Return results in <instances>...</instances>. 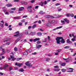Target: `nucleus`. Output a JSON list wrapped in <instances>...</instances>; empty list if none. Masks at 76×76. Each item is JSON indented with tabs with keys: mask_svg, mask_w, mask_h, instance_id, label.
Wrapping results in <instances>:
<instances>
[{
	"mask_svg": "<svg viewBox=\"0 0 76 76\" xmlns=\"http://www.w3.org/2000/svg\"><path fill=\"white\" fill-rule=\"evenodd\" d=\"M27 17H28V16L26 15H24L23 16V18H27Z\"/></svg>",
	"mask_w": 76,
	"mask_h": 76,
	"instance_id": "nucleus-44",
	"label": "nucleus"
},
{
	"mask_svg": "<svg viewBox=\"0 0 76 76\" xmlns=\"http://www.w3.org/2000/svg\"><path fill=\"white\" fill-rule=\"evenodd\" d=\"M36 26H37V25H36V24H34L32 26V28L33 29H34L35 28V27Z\"/></svg>",
	"mask_w": 76,
	"mask_h": 76,
	"instance_id": "nucleus-19",
	"label": "nucleus"
},
{
	"mask_svg": "<svg viewBox=\"0 0 76 76\" xmlns=\"http://www.w3.org/2000/svg\"><path fill=\"white\" fill-rule=\"evenodd\" d=\"M23 4H28V2H27L23 1Z\"/></svg>",
	"mask_w": 76,
	"mask_h": 76,
	"instance_id": "nucleus-27",
	"label": "nucleus"
},
{
	"mask_svg": "<svg viewBox=\"0 0 76 76\" xmlns=\"http://www.w3.org/2000/svg\"><path fill=\"white\" fill-rule=\"evenodd\" d=\"M24 7H21L20 8H19L18 9V11H22L23 10H24Z\"/></svg>",
	"mask_w": 76,
	"mask_h": 76,
	"instance_id": "nucleus-10",
	"label": "nucleus"
},
{
	"mask_svg": "<svg viewBox=\"0 0 76 76\" xmlns=\"http://www.w3.org/2000/svg\"><path fill=\"white\" fill-rule=\"evenodd\" d=\"M28 66H29V67H32V64H28Z\"/></svg>",
	"mask_w": 76,
	"mask_h": 76,
	"instance_id": "nucleus-52",
	"label": "nucleus"
},
{
	"mask_svg": "<svg viewBox=\"0 0 76 76\" xmlns=\"http://www.w3.org/2000/svg\"><path fill=\"white\" fill-rule=\"evenodd\" d=\"M66 65V63H63L61 64V66H65Z\"/></svg>",
	"mask_w": 76,
	"mask_h": 76,
	"instance_id": "nucleus-24",
	"label": "nucleus"
},
{
	"mask_svg": "<svg viewBox=\"0 0 76 76\" xmlns=\"http://www.w3.org/2000/svg\"><path fill=\"white\" fill-rule=\"evenodd\" d=\"M60 70V69H54V70L55 72H59Z\"/></svg>",
	"mask_w": 76,
	"mask_h": 76,
	"instance_id": "nucleus-14",
	"label": "nucleus"
},
{
	"mask_svg": "<svg viewBox=\"0 0 76 76\" xmlns=\"http://www.w3.org/2000/svg\"><path fill=\"white\" fill-rule=\"evenodd\" d=\"M56 40L57 44H60V42H61L62 44H64L65 42V41L62 37H57L56 38Z\"/></svg>",
	"mask_w": 76,
	"mask_h": 76,
	"instance_id": "nucleus-1",
	"label": "nucleus"
},
{
	"mask_svg": "<svg viewBox=\"0 0 76 76\" xmlns=\"http://www.w3.org/2000/svg\"><path fill=\"white\" fill-rule=\"evenodd\" d=\"M50 58H46V61H50Z\"/></svg>",
	"mask_w": 76,
	"mask_h": 76,
	"instance_id": "nucleus-30",
	"label": "nucleus"
},
{
	"mask_svg": "<svg viewBox=\"0 0 76 76\" xmlns=\"http://www.w3.org/2000/svg\"><path fill=\"white\" fill-rule=\"evenodd\" d=\"M14 50L15 51H17L18 50V48L16 47H15L14 48Z\"/></svg>",
	"mask_w": 76,
	"mask_h": 76,
	"instance_id": "nucleus-26",
	"label": "nucleus"
},
{
	"mask_svg": "<svg viewBox=\"0 0 76 76\" xmlns=\"http://www.w3.org/2000/svg\"><path fill=\"white\" fill-rule=\"evenodd\" d=\"M63 59H64V60H67L68 61H69V60H70V59H69V58H66V59H65V58H63Z\"/></svg>",
	"mask_w": 76,
	"mask_h": 76,
	"instance_id": "nucleus-33",
	"label": "nucleus"
},
{
	"mask_svg": "<svg viewBox=\"0 0 76 76\" xmlns=\"http://www.w3.org/2000/svg\"><path fill=\"white\" fill-rule=\"evenodd\" d=\"M10 51V49L7 50V53H9Z\"/></svg>",
	"mask_w": 76,
	"mask_h": 76,
	"instance_id": "nucleus-56",
	"label": "nucleus"
},
{
	"mask_svg": "<svg viewBox=\"0 0 76 76\" xmlns=\"http://www.w3.org/2000/svg\"><path fill=\"white\" fill-rule=\"evenodd\" d=\"M56 6H59V5H60V3H56L55 4Z\"/></svg>",
	"mask_w": 76,
	"mask_h": 76,
	"instance_id": "nucleus-46",
	"label": "nucleus"
},
{
	"mask_svg": "<svg viewBox=\"0 0 76 76\" xmlns=\"http://www.w3.org/2000/svg\"><path fill=\"white\" fill-rule=\"evenodd\" d=\"M39 7V6H36L35 7V9H38Z\"/></svg>",
	"mask_w": 76,
	"mask_h": 76,
	"instance_id": "nucleus-59",
	"label": "nucleus"
},
{
	"mask_svg": "<svg viewBox=\"0 0 76 76\" xmlns=\"http://www.w3.org/2000/svg\"><path fill=\"white\" fill-rule=\"evenodd\" d=\"M54 68H59V66H58L57 65L56 66H54Z\"/></svg>",
	"mask_w": 76,
	"mask_h": 76,
	"instance_id": "nucleus-38",
	"label": "nucleus"
},
{
	"mask_svg": "<svg viewBox=\"0 0 76 76\" xmlns=\"http://www.w3.org/2000/svg\"><path fill=\"white\" fill-rule=\"evenodd\" d=\"M29 41L30 42H32V41H33V39H29Z\"/></svg>",
	"mask_w": 76,
	"mask_h": 76,
	"instance_id": "nucleus-58",
	"label": "nucleus"
},
{
	"mask_svg": "<svg viewBox=\"0 0 76 76\" xmlns=\"http://www.w3.org/2000/svg\"><path fill=\"white\" fill-rule=\"evenodd\" d=\"M15 34L14 35V37H21L22 36V34H19V31H17L15 33Z\"/></svg>",
	"mask_w": 76,
	"mask_h": 76,
	"instance_id": "nucleus-3",
	"label": "nucleus"
},
{
	"mask_svg": "<svg viewBox=\"0 0 76 76\" xmlns=\"http://www.w3.org/2000/svg\"><path fill=\"white\" fill-rule=\"evenodd\" d=\"M51 23H54L55 22V20H53L51 21Z\"/></svg>",
	"mask_w": 76,
	"mask_h": 76,
	"instance_id": "nucleus-31",
	"label": "nucleus"
},
{
	"mask_svg": "<svg viewBox=\"0 0 76 76\" xmlns=\"http://www.w3.org/2000/svg\"><path fill=\"white\" fill-rule=\"evenodd\" d=\"M41 43V42L40 41H37V44H39Z\"/></svg>",
	"mask_w": 76,
	"mask_h": 76,
	"instance_id": "nucleus-57",
	"label": "nucleus"
},
{
	"mask_svg": "<svg viewBox=\"0 0 76 76\" xmlns=\"http://www.w3.org/2000/svg\"><path fill=\"white\" fill-rule=\"evenodd\" d=\"M61 22L62 23L63 25H64V24H65V23H64V21L63 20H61Z\"/></svg>",
	"mask_w": 76,
	"mask_h": 76,
	"instance_id": "nucleus-32",
	"label": "nucleus"
},
{
	"mask_svg": "<svg viewBox=\"0 0 76 76\" xmlns=\"http://www.w3.org/2000/svg\"><path fill=\"white\" fill-rule=\"evenodd\" d=\"M19 0H14V2H19Z\"/></svg>",
	"mask_w": 76,
	"mask_h": 76,
	"instance_id": "nucleus-41",
	"label": "nucleus"
},
{
	"mask_svg": "<svg viewBox=\"0 0 76 76\" xmlns=\"http://www.w3.org/2000/svg\"><path fill=\"white\" fill-rule=\"evenodd\" d=\"M42 46V45H36V47L37 48V49H38V50H39V48H41V47Z\"/></svg>",
	"mask_w": 76,
	"mask_h": 76,
	"instance_id": "nucleus-7",
	"label": "nucleus"
},
{
	"mask_svg": "<svg viewBox=\"0 0 76 76\" xmlns=\"http://www.w3.org/2000/svg\"><path fill=\"white\" fill-rule=\"evenodd\" d=\"M44 2H41V3L40 4V6H43V4H44Z\"/></svg>",
	"mask_w": 76,
	"mask_h": 76,
	"instance_id": "nucleus-22",
	"label": "nucleus"
},
{
	"mask_svg": "<svg viewBox=\"0 0 76 76\" xmlns=\"http://www.w3.org/2000/svg\"><path fill=\"white\" fill-rule=\"evenodd\" d=\"M62 10V9L60 8L58 10V12H60V11H61V10Z\"/></svg>",
	"mask_w": 76,
	"mask_h": 76,
	"instance_id": "nucleus-53",
	"label": "nucleus"
},
{
	"mask_svg": "<svg viewBox=\"0 0 76 76\" xmlns=\"http://www.w3.org/2000/svg\"><path fill=\"white\" fill-rule=\"evenodd\" d=\"M23 54L24 55H28V52H24L23 53Z\"/></svg>",
	"mask_w": 76,
	"mask_h": 76,
	"instance_id": "nucleus-28",
	"label": "nucleus"
},
{
	"mask_svg": "<svg viewBox=\"0 0 76 76\" xmlns=\"http://www.w3.org/2000/svg\"><path fill=\"white\" fill-rule=\"evenodd\" d=\"M5 14V15H9V12H6Z\"/></svg>",
	"mask_w": 76,
	"mask_h": 76,
	"instance_id": "nucleus-55",
	"label": "nucleus"
},
{
	"mask_svg": "<svg viewBox=\"0 0 76 76\" xmlns=\"http://www.w3.org/2000/svg\"><path fill=\"white\" fill-rule=\"evenodd\" d=\"M15 66H18V67H20L21 66V65H22L23 64L22 63H18L16 62L15 63Z\"/></svg>",
	"mask_w": 76,
	"mask_h": 76,
	"instance_id": "nucleus-5",
	"label": "nucleus"
},
{
	"mask_svg": "<svg viewBox=\"0 0 76 76\" xmlns=\"http://www.w3.org/2000/svg\"><path fill=\"white\" fill-rule=\"evenodd\" d=\"M44 5H45V4H47V1H45L44 2Z\"/></svg>",
	"mask_w": 76,
	"mask_h": 76,
	"instance_id": "nucleus-45",
	"label": "nucleus"
},
{
	"mask_svg": "<svg viewBox=\"0 0 76 76\" xmlns=\"http://www.w3.org/2000/svg\"><path fill=\"white\" fill-rule=\"evenodd\" d=\"M51 25V23H48L46 25V26H50Z\"/></svg>",
	"mask_w": 76,
	"mask_h": 76,
	"instance_id": "nucleus-16",
	"label": "nucleus"
},
{
	"mask_svg": "<svg viewBox=\"0 0 76 76\" xmlns=\"http://www.w3.org/2000/svg\"><path fill=\"white\" fill-rule=\"evenodd\" d=\"M25 20L23 19L21 20V22H25Z\"/></svg>",
	"mask_w": 76,
	"mask_h": 76,
	"instance_id": "nucleus-50",
	"label": "nucleus"
},
{
	"mask_svg": "<svg viewBox=\"0 0 76 76\" xmlns=\"http://www.w3.org/2000/svg\"><path fill=\"white\" fill-rule=\"evenodd\" d=\"M32 28V26H29L28 28V29H31Z\"/></svg>",
	"mask_w": 76,
	"mask_h": 76,
	"instance_id": "nucleus-54",
	"label": "nucleus"
},
{
	"mask_svg": "<svg viewBox=\"0 0 76 76\" xmlns=\"http://www.w3.org/2000/svg\"><path fill=\"white\" fill-rule=\"evenodd\" d=\"M40 39L39 38H36L33 39V41L34 42H35L37 41H39Z\"/></svg>",
	"mask_w": 76,
	"mask_h": 76,
	"instance_id": "nucleus-9",
	"label": "nucleus"
},
{
	"mask_svg": "<svg viewBox=\"0 0 76 76\" xmlns=\"http://www.w3.org/2000/svg\"><path fill=\"white\" fill-rule=\"evenodd\" d=\"M29 52V53H31V52H32V50L30 49V50L29 51H28Z\"/></svg>",
	"mask_w": 76,
	"mask_h": 76,
	"instance_id": "nucleus-64",
	"label": "nucleus"
},
{
	"mask_svg": "<svg viewBox=\"0 0 76 76\" xmlns=\"http://www.w3.org/2000/svg\"><path fill=\"white\" fill-rule=\"evenodd\" d=\"M64 20L66 22V23H69V21L66 18L64 19Z\"/></svg>",
	"mask_w": 76,
	"mask_h": 76,
	"instance_id": "nucleus-12",
	"label": "nucleus"
},
{
	"mask_svg": "<svg viewBox=\"0 0 76 76\" xmlns=\"http://www.w3.org/2000/svg\"><path fill=\"white\" fill-rule=\"evenodd\" d=\"M6 6H7L8 7H11L12 6V5L11 4H7Z\"/></svg>",
	"mask_w": 76,
	"mask_h": 76,
	"instance_id": "nucleus-15",
	"label": "nucleus"
},
{
	"mask_svg": "<svg viewBox=\"0 0 76 76\" xmlns=\"http://www.w3.org/2000/svg\"><path fill=\"white\" fill-rule=\"evenodd\" d=\"M12 69H13V68L12 67H10L9 68L10 71H11L12 70Z\"/></svg>",
	"mask_w": 76,
	"mask_h": 76,
	"instance_id": "nucleus-36",
	"label": "nucleus"
},
{
	"mask_svg": "<svg viewBox=\"0 0 76 76\" xmlns=\"http://www.w3.org/2000/svg\"><path fill=\"white\" fill-rule=\"evenodd\" d=\"M37 52H34V53H32V55H37Z\"/></svg>",
	"mask_w": 76,
	"mask_h": 76,
	"instance_id": "nucleus-39",
	"label": "nucleus"
},
{
	"mask_svg": "<svg viewBox=\"0 0 76 76\" xmlns=\"http://www.w3.org/2000/svg\"><path fill=\"white\" fill-rule=\"evenodd\" d=\"M64 48H65V49L69 48V46H65V47H64Z\"/></svg>",
	"mask_w": 76,
	"mask_h": 76,
	"instance_id": "nucleus-25",
	"label": "nucleus"
},
{
	"mask_svg": "<svg viewBox=\"0 0 76 76\" xmlns=\"http://www.w3.org/2000/svg\"><path fill=\"white\" fill-rule=\"evenodd\" d=\"M48 56H50V57H51V56H53V55L51 54H48Z\"/></svg>",
	"mask_w": 76,
	"mask_h": 76,
	"instance_id": "nucleus-62",
	"label": "nucleus"
},
{
	"mask_svg": "<svg viewBox=\"0 0 76 76\" xmlns=\"http://www.w3.org/2000/svg\"><path fill=\"white\" fill-rule=\"evenodd\" d=\"M38 23L39 24L41 23V20H39L38 21Z\"/></svg>",
	"mask_w": 76,
	"mask_h": 76,
	"instance_id": "nucleus-49",
	"label": "nucleus"
},
{
	"mask_svg": "<svg viewBox=\"0 0 76 76\" xmlns=\"http://www.w3.org/2000/svg\"><path fill=\"white\" fill-rule=\"evenodd\" d=\"M9 12H10V13H14V11L12 10H10L9 11Z\"/></svg>",
	"mask_w": 76,
	"mask_h": 76,
	"instance_id": "nucleus-37",
	"label": "nucleus"
},
{
	"mask_svg": "<svg viewBox=\"0 0 76 76\" xmlns=\"http://www.w3.org/2000/svg\"><path fill=\"white\" fill-rule=\"evenodd\" d=\"M61 28H63V26H60L59 27H58L56 28H55L53 29V31H56L57 29H60Z\"/></svg>",
	"mask_w": 76,
	"mask_h": 76,
	"instance_id": "nucleus-6",
	"label": "nucleus"
},
{
	"mask_svg": "<svg viewBox=\"0 0 76 76\" xmlns=\"http://www.w3.org/2000/svg\"><path fill=\"white\" fill-rule=\"evenodd\" d=\"M31 8H32V6H28L27 8L28 11L30 12H32V10Z\"/></svg>",
	"mask_w": 76,
	"mask_h": 76,
	"instance_id": "nucleus-4",
	"label": "nucleus"
},
{
	"mask_svg": "<svg viewBox=\"0 0 76 76\" xmlns=\"http://www.w3.org/2000/svg\"><path fill=\"white\" fill-rule=\"evenodd\" d=\"M50 18H51L52 19H54V17L53 16H51Z\"/></svg>",
	"mask_w": 76,
	"mask_h": 76,
	"instance_id": "nucleus-61",
	"label": "nucleus"
},
{
	"mask_svg": "<svg viewBox=\"0 0 76 76\" xmlns=\"http://www.w3.org/2000/svg\"><path fill=\"white\" fill-rule=\"evenodd\" d=\"M0 49L1 50H2V52H3V53H5V49H3V48H2V46H0Z\"/></svg>",
	"mask_w": 76,
	"mask_h": 76,
	"instance_id": "nucleus-11",
	"label": "nucleus"
},
{
	"mask_svg": "<svg viewBox=\"0 0 76 76\" xmlns=\"http://www.w3.org/2000/svg\"><path fill=\"white\" fill-rule=\"evenodd\" d=\"M37 35H39V36H41L42 35V33L41 32H38L37 34Z\"/></svg>",
	"mask_w": 76,
	"mask_h": 76,
	"instance_id": "nucleus-18",
	"label": "nucleus"
},
{
	"mask_svg": "<svg viewBox=\"0 0 76 76\" xmlns=\"http://www.w3.org/2000/svg\"><path fill=\"white\" fill-rule=\"evenodd\" d=\"M66 42L67 43H71V42H70V39H68L67 40H66Z\"/></svg>",
	"mask_w": 76,
	"mask_h": 76,
	"instance_id": "nucleus-17",
	"label": "nucleus"
},
{
	"mask_svg": "<svg viewBox=\"0 0 76 76\" xmlns=\"http://www.w3.org/2000/svg\"><path fill=\"white\" fill-rule=\"evenodd\" d=\"M70 16H71L72 17H73L74 16V15H73V14H70Z\"/></svg>",
	"mask_w": 76,
	"mask_h": 76,
	"instance_id": "nucleus-51",
	"label": "nucleus"
},
{
	"mask_svg": "<svg viewBox=\"0 0 76 76\" xmlns=\"http://www.w3.org/2000/svg\"><path fill=\"white\" fill-rule=\"evenodd\" d=\"M66 15L67 17H69L70 16V14L69 13H67L66 14Z\"/></svg>",
	"mask_w": 76,
	"mask_h": 76,
	"instance_id": "nucleus-23",
	"label": "nucleus"
},
{
	"mask_svg": "<svg viewBox=\"0 0 76 76\" xmlns=\"http://www.w3.org/2000/svg\"><path fill=\"white\" fill-rule=\"evenodd\" d=\"M75 38L74 37V39H72V41H75Z\"/></svg>",
	"mask_w": 76,
	"mask_h": 76,
	"instance_id": "nucleus-48",
	"label": "nucleus"
},
{
	"mask_svg": "<svg viewBox=\"0 0 76 76\" xmlns=\"http://www.w3.org/2000/svg\"><path fill=\"white\" fill-rule=\"evenodd\" d=\"M35 0H32L31 1V3H34V2H35Z\"/></svg>",
	"mask_w": 76,
	"mask_h": 76,
	"instance_id": "nucleus-43",
	"label": "nucleus"
},
{
	"mask_svg": "<svg viewBox=\"0 0 76 76\" xmlns=\"http://www.w3.org/2000/svg\"><path fill=\"white\" fill-rule=\"evenodd\" d=\"M11 58H13V56H10Z\"/></svg>",
	"mask_w": 76,
	"mask_h": 76,
	"instance_id": "nucleus-63",
	"label": "nucleus"
},
{
	"mask_svg": "<svg viewBox=\"0 0 76 76\" xmlns=\"http://www.w3.org/2000/svg\"><path fill=\"white\" fill-rule=\"evenodd\" d=\"M51 18V16L50 15H48V18Z\"/></svg>",
	"mask_w": 76,
	"mask_h": 76,
	"instance_id": "nucleus-60",
	"label": "nucleus"
},
{
	"mask_svg": "<svg viewBox=\"0 0 76 76\" xmlns=\"http://www.w3.org/2000/svg\"><path fill=\"white\" fill-rule=\"evenodd\" d=\"M25 64L27 66H28L29 65V62H27L26 63H25Z\"/></svg>",
	"mask_w": 76,
	"mask_h": 76,
	"instance_id": "nucleus-34",
	"label": "nucleus"
},
{
	"mask_svg": "<svg viewBox=\"0 0 76 76\" xmlns=\"http://www.w3.org/2000/svg\"><path fill=\"white\" fill-rule=\"evenodd\" d=\"M21 39V38H20H20L17 39L15 40V44H16V43H17L18 42V41H20V40Z\"/></svg>",
	"mask_w": 76,
	"mask_h": 76,
	"instance_id": "nucleus-8",
	"label": "nucleus"
},
{
	"mask_svg": "<svg viewBox=\"0 0 76 76\" xmlns=\"http://www.w3.org/2000/svg\"><path fill=\"white\" fill-rule=\"evenodd\" d=\"M11 10H16V8H11Z\"/></svg>",
	"mask_w": 76,
	"mask_h": 76,
	"instance_id": "nucleus-40",
	"label": "nucleus"
},
{
	"mask_svg": "<svg viewBox=\"0 0 76 76\" xmlns=\"http://www.w3.org/2000/svg\"><path fill=\"white\" fill-rule=\"evenodd\" d=\"M39 13L40 14H42V15H44V14L45 13V12H43L42 11H40Z\"/></svg>",
	"mask_w": 76,
	"mask_h": 76,
	"instance_id": "nucleus-29",
	"label": "nucleus"
},
{
	"mask_svg": "<svg viewBox=\"0 0 76 76\" xmlns=\"http://www.w3.org/2000/svg\"><path fill=\"white\" fill-rule=\"evenodd\" d=\"M22 58H18L17 61H19V60H22Z\"/></svg>",
	"mask_w": 76,
	"mask_h": 76,
	"instance_id": "nucleus-35",
	"label": "nucleus"
},
{
	"mask_svg": "<svg viewBox=\"0 0 76 76\" xmlns=\"http://www.w3.org/2000/svg\"><path fill=\"white\" fill-rule=\"evenodd\" d=\"M19 72H23L24 70H23V69L21 68L19 69Z\"/></svg>",
	"mask_w": 76,
	"mask_h": 76,
	"instance_id": "nucleus-21",
	"label": "nucleus"
},
{
	"mask_svg": "<svg viewBox=\"0 0 76 76\" xmlns=\"http://www.w3.org/2000/svg\"><path fill=\"white\" fill-rule=\"evenodd\" d=\"M19 26H22V23H19L18 24Z\"/></svg>",
	"mask_w": 76,
	"mask_h": 76,
	"instance_id": "nucleus-42",
	"label": "nucleus"
},
{
	"mask_svg": "<svg viewBox=\"0 0 76 76\" xmlns=\"http://www.w3.org/2000/svg\"><path fill=\"white\" fill-rule=\"evenodd\" d=\"M21 18V16H18L17 17H15L14 19H19Z\"/></svg>",
	"mask_w": 76,
	"mask_h": 76,
	"instance_id": "nucleus-13",
	"label": "nucleus"
},
{
	"mask_svg": "<svg viewBox=\"0 0 76 76\" xmlns=\"http://www.w3.org/2000/svg\"><path fill=\"white\" fill-rule=\"evenodd\" d=\"M10 44V42H8L6 43V45H9Z\"/></svg>",
	"mask_w": 76,
	"mask_h": 76,
	"instance_id": "nucleus-47",
	"label": "nucleus"
},
{
	"mask_svg": "<svg viewBox=\"0 0 76 76\" xmlns=\"http://www.w3.org/2000/svg\"><path fill=\"white\" fill-rule=\"evenodd\" d=\"M61 71L62 72H65L66 71V69H61Z\"/></svg>",
	"mask_w": 76,
	"mask_h": 76,
	"instance_id": "nucleus-20",
	"label": "nucleus"
},
{
	"mask_svg": "<svg viewBox=\"0 0 76 76\" xmlns=\"http://www.w3.org/2000/svg\"><path fill=\"white\" fill-rule=\"evenodd\" d=\"M25 34L26 35H31V36H33L35 35V32H31V31L29 30H26Z\"/></svg>",
	"mask_w": 76,
	"mask_h": 76,
	"instance_id": "nucleus-2",
	"label": "nucleus"
}]
</instances>
